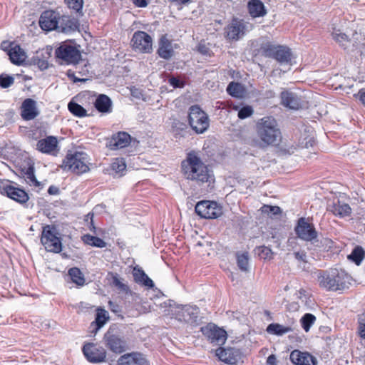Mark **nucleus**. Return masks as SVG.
<instances>
[{
	"instance_id": "1",
	"label": "nucleus",
	"mask_w": 365,
	"mask_h": 365,
	"mask_svg": "<svg viewBox=\"0 0 365 365\" xmlns=\"http://www.w3.org/2000/svg\"><path fill=\"white\" fill-rule=\"evenodd\" d=\"M182 172L187 180L195 181L199 185L207 183L210 186L214 182V176L200 158L194 152L187 155L181 163Z\"/></svg>"
},
{
	"instance_id": "2",
	"label": "nucleus",
	"mask_w": 365,
	"mask_h": 365,
	"mask_svg": "<svg viewBox=\"0 0 365 365\" xmlns=\"http://www.w3.org/2000/svg\"><path fill=\"white\" fill-rule=\"evenodd\" d=\"M351 279V277L343 269L334 268L317 272L319 287L327 291L336 292L348 289Z\"/></svg>"
},
{
	"instance_id": "3",
	"label": "nucleus",
	"mask_w": 365,
	"mask_h": 365,
	"mask_svg": "<svg viewBox=\"0 0 365 365\" xmlns=\"http://www.w3.org/2000/svg\"><path fill=\"white\" fill-rule=\"evenodd\" d=\"M91 158L82 150H68L61 165V168L75 175L81 176L91 170Z\"/></svg>"
},
{
	"instance_id": "4",
	"label": "nucleus",
	"mask_w": 365,
	"mask_h": 365,
	"mask_svg": "<svg viewBox=\"0 0 365 365\" xmlns=\"http://www.w3.org/2000/svg\"><path fill=\"white\" fill-rule=\"evenodd\" d=\"M259 139L266 145H277L281 140V131L277 120L271 116L261 118L256 125Z\"/></svg>"
},
{
	"instance_id": "5",
	"label": "nucleus",
	"mask_w": 365,
	"mask_h": 365,
	"mask_svg": "<svg viewBox=\"0 0 365 365\" xmlns=\"http://www.w3.org/2000/svg\"><path fill=\"white\" fill-rule=\"evenodd\" d=\"M55 56L61 64L76 65L81 59V53L74 43L63 41L56 48Z\"/></svg>"
},
{
	"instance_id": "6",
	"label": "nucleus",
	"mask_w": 365,
	"mask_h": 365,
	"mask_svg": "<svg viewBox=\"0 0 365 365\" xmlns=\"http://www.w3.org/2000/svg\"><path fill=\"white\" fill-rule=\"evenodd\" d=\"M40 240L47 252L53 253L61 252V238L55 225H46L43 226Z\"/></svg>"
},
{
	"instance_id": "7",
	"label": "nucleus",
	"mask_w": 365,
	"mask_h": 365,
	"mask_svg": "<svg viewBox=\"0 0 365 365\" xmlns=\"http://www.w3.org/2000/svg\"><path fill=\"white\" fill-rule=\"evenodd\" d=\"M188 123L192 129L197 134L204 133L210 125L207 114L202 110L198 105H194L190 107Z\"/></svg>"
},
{
	"instance_id": "8",
	"label": "nucleus",
	"mask_w": 365,
	"mask_h": 365,
	"mask_svg": "<svg viewBox=\"0 0 365 365\" xmlns=\"http://www.w3.org/2000/svg\"><path fill=\"white\" fill-rule=\"evenodd\" d=\"M262 49L264 56L272 58L280 64L289 63L292 60L291 49L286 46L267 43Z\"/></svg>"
},
{
	"instance_id": "9",
	"label": "nucleus",
	"mask_w": 365,
	"mask_h": 365,
	"mask_svg": "<svg viewBox=\"0 0 365 365\" xmlns=\"http://www.w3.org/2000/svg\"><path fill=\"white\" fill-rule=\"evenodd\" d=\"M195 212L201 218L217 219L222 214V207L215 201L201 200L195 207Z\"/></svg>"
},
{
	"instance_id": "10",
	"label": "nucleus",
	"mask_w": 365,
	"mask_h": 365,
	"mask_svg": "<svg viewBox=\"0 0 365 365\" xmlns=\"http://www.w3.org/2000/svg\"><path fill=\"white\" fill-rule=\"evenodd\" d=\"M42 137L43 135L41 133L38 137L34 138V140H37L36 150L43 154L56 156L60 150L58 138L54 135Z\"/></svg>"
},
{
	"instance_id": "11",
	"label": "nucleus",
	"mask_w": 365,
	"mask_h": 365,
	"mask_svg": "<svg viewBox=\"0 0 365 365\" xmlns=\"http://www.w3.org/2000/svg\"><path fill=\"white\" fill-rule=\"evenodd\" d=\"M103 341L106 346L113 353L121 354L126 350V341L115 329L109 328L104 334Z\"/></svg>"
},
{
	"instance_id": "12",
	"label": "nucleus",
	"mask_w": 365,
	"mask_h": 365,
	"mask_svg": "<svg viewBox=\"0 0 365 365\" xmlns=\"http://www.w3.org/2000/svg\"><path fill=\"white\" fill-rule=\"evenodd\" d=\"M297 236L302 240L312 242L317 240L318 232L313 223L309 222L308 219L302 217L298 219L294 227Z\"/></svg>"
},
{
	"instance_id": "13",
	"label": "nucleus",
	"mask_w": 365,
	"mask_h": 365,
	"mask_svg": "<svg viewBox=\"0 0 365 365\" xmlns=\"http://www.w3.org/2000/svg\"><path fill=\"white\" fill-rule=\"evenodd\" d=\"M132 48L141 53H149L153 50L151 36L145 31H135L130 41Z\"/></svg>"
},
{
	"instance_id": "14",
	"label": "nucleus",
	"mask_w": 365,
	"mask_h": 365,
	"mask_svg": "<svg viewBox=\"0 0 365 365\" xmlns=\"http://www.w3.org/2000/svg\"><path fill=\"white\" fill-rule=\"evenodd\" d=\"M200 331L210 343L216 345L224 344L227 338L226 331L213 323H208L201 327Z\"/></svg>"
},
{
	"instance_id": "15",
	"label": "nucleus",
	"mask_w": 365,
	"mask_h": 365,
	"mask_svg": "<svg viewBox=\"0 0 365 365\" xmlns=\"http://www.w3.org/2000/svg\"><path fill=\"white\" fill-rule=\"evenodd\" d=\"M165 297V294L161 292V320L170 324L173 321H177L181 304H177L171 299L163 301Z\"/></svg>"
},
{
	"instance_id": "16",
	"label": "nucleus",
	"mask_w": 365,
	"mask_h": 365,
	"mask_svg": "<svg viewBox=\"0 0 365 365\" xmlns=\"http://www.w3.org/2000/svg\"><path fill=\"white\" fill-rule=\"evenodd\" d=\"M246 33V25L242 19L233 18L225 28V36L230 41H238Z\"/></svg>"
},
{
	"instance_id": "17",
	"label": "nucleus",
	"mask_w": 365,
	"mask_h": 365,
	"mask_svg": "<svg viewBox=\"0 0 365 365\" xmlns=\"http://www.w3.org/2000/svg\"><path fill=\"white\" fill-rule=\"evenodd\" d=\"M82 351L87 360L91 363H101L106 359L107 354L105 349L94 343L84 344Z\"/></svg>"
},
{
	"instance_id": "18",
	"label": "nucleus",
	"mask_w": 365,
	"mask_h": 365,
	"mask_svg": "<svg viewBox=\"0 0 365 365\" xmlns=\"http://www.w3.org/2000/svg\"><path fill=\"white\" fill-rule=\"evenodd\" d=\"M0 193L20 204H25L29 200V195L24 190L14 187L9 183L2 185Z\"/></svg>"
},
{
	"instance_id": "19",
	"label": "nucleus",
	"mask_w": 365,
	"mask_h": 365,
	"mask_svg": "<svg viewBox=\"0 0 365 365\" xmlns=\"http://www.w3.org/2000/svg\"><path fill=\"white\" fill-rule=\"evenodd\" d=\"M60 15L53 10H46L43 11L39 19V26L42 30L51 31L56 30L58 31Z\"/></svg>"
},
{
	"instance_id": "20",
	"label": "nucleus",
	"mask_w": 365,
	"mask_h": 365,
	"mask_svg": "<svg viewBox=\"0 0 365 365\" xmlns=\"http://www.w3.org/2000/svg\"><path fill=\"white\" fill-rule=\"evenodd\" d=\"M198 314L199 309L197 307L181 305L177 321L196 326L198 324Z\"/></svg>"
},
{
	"instance_id": "21",
	"label": "nucleus",
	"mask_w": 365,
	"mask_h": 365,
	"mask_svg": "<svg viewBox=\"0 0 365 365\" xmlns=\"http://www.w3.org/2000/svg\"><path fill=\"white\" fill-rule=\"evenodd\" d=\"M117 365H150V363L142 354L131 352L120 356Z\"/></svg>"
},
{
	"instance_id": "22",
	"label": "nucleus",
	"mask_w": 365,
	"mask_h": 365,
	"mask_svg": "<svg viewBox=\"0 0 365 365\" xmlns=\"http://www.w3.org/2000/svg\"><path fill=\"white\" fill-rule=\"evenodd\" d=\"M80 23L78 19L68 16L62 15L59 18L58 32L65 34L72 33L78 31Z\"/></svg>"
},
{
	"instance_id": "23",
	"label": "nucleus",
	"mask_w": 365,
	"mask_h": 365,
	"mask_svg": "<svg viewBox=\"0 0 365 365\" xmlns=\"http://www.w3.org/2000/svg\"><path fill=\"white\" fill-rule=\"evenodd\" d=\"M7 51L11 63L16 65H21L25 61L26 53L21 46L15 42H10L8 46L4 48Z\"/></svg>"
},
{
	"instance_id": "24",
	"label": "nucleus",
	"mask_w": 365,
	"mask_h": 365,
	"mask_svg": "<svg viewBox=\"0 0 365 365\" xmlns=\"http://www.w3.org/2000/svg\"><path fill=\"white\" fill-rule=\"evenodd\" d=\"M290 361L295 365H316L317 359L308 352L298 349L293 350L289 356Z\"/></svg>"
},
{
	"instance_id": "25",
	"label": "nucleus",
	"mask_w": 365,
	"mask_h": 365,
	"mask_svg": "<svg viewBox=\"0 0 365 365\" xmlns=\"http://www.w3.org/2000/svg\"><path fill=\"white\" fill-rule=\"evenodd\" d=\"M216 355L220 361L227 364H235L239 360L238 350L231 347H219L216 350Z\"/></svg>"
},
{
	"instance_id": "26",
	"label": "nucleus",
	"mask_w": 365,
	"mask_h": 365,
	"mask_svg": "<svg viewBox=\"0 0 365 365\" xmlns=\"http://www.w3.org/2000/svg\"><path fill=\"white\" fill-rule=\"evenodd\" d=\"M21 116L24 120L34 119L38 115L36 101L31 98H26L21 106Z\"/></svg>"
},
{
	"instance_id": "27",
	"label": "nucleus",
	"mask_w": 365,
	"mask_h": 365,
	"mask_svg": "<svg viewBox=\"0 0 365 365\" xmlns=\"http://www.w3.org/2000/svg\"><path fill=\"white\" fill-rule=\"evenodd\" d=\"M131 142L130 135L126 132H118L113 135L110 141L109 147L111 150H118L128 147Z\"/></svg>"
},
{
	"instance_id": "28",
	"label": "nucleus",
	"mask_w": 365,
	"mask_h": 365,
	"mask_svg": "<svg viewBox=\"0 0 365 365\" xmlns=\"http://www.w3.org/2000/svg\"><path fill=\"white\" fill-rule=\"evenodd\" d=\"M126 168L127 165L123 158H115L106 170V173L110 175L121 177L125 174Z\"/></svg>"
},
{
	"instance_id": "29",
	"label": "nucleus",
	"mask_w": 365,
	"mask_h": 365,
	"mask_svg": "<svg viewBox=\"0 0 365 365\" xmlns=\"http://www.w3.org/2000/svg\"><path fill=\"white\" fill-rule=\"evenodd\" d=\"M282 104L292 110H298L301 108V101L298 96L292 91H284L281 93Z\"/></svg>"
},
{
	"instance_id": "30",
	"label": "nucleus",
	"mask_w": 365,
	"mask_h": 365,
	"mask_svg": "<svg viewBox=\"0 0 365 365\" xmlns=\"http://www.w3.org/2000/svg\"><path fill=\"white\" fill-rule=\"evenodd\" d=\"M96 109L102 113H110L112 110V101L106 94H99L93 101Z\"/></svg>"
},
{
	"instance_id": "31",
	"label": "nucleus",
	"mask_w": 365,
	"mask_h": 365,
	"mask_svg": "<svg viewBox=\"0 0 365 365\" xmlns=\"http://www.w3.org/2000/svg\"><path fill=\"white\" fill-rule=\"evenodd\" d=\"M247 9L252 18L262 17L267 14L265 6L260 0H250Z\"/></svg>"
},
{
	"instance_id": "32",
	"label": "nucleus",
	"mask_w": 365,
	"mask_h": 365,
	"mask_svg": "<svg viewBox=\"0 0 365 365\" xmlns=\"http://www.w3.org/2000/svg\"><path fill=\"white\" fill-rule=\"evenodd\" d=\"M133 276L134 278V281L142 286L146 287L148 288H152L153 287V281L148 277V275L145 273V272L136 266L133 269Z\"/></svg>"
},
{
	"instance_id": "33",
	"label": "nucleus",
	"mask_w": 365,
	"mask_h": 365,
	"mask_svg": "<svg viewBox=\"0 0 365 365\" xmlns=\"http://www.w3.org/2000/svg\"><path fill=\"white\" fill-rule=\"evenodd\" d=\"M96 312L95 320L91 324V327H95V332L103 327L110 319L108 312L102 307H98Z\"/></svg>"
},
{
	"instance_id": "34",
	"label": "nucleus",
	"mask_w": 365,
	"mask_h": 365,
	"mask_svg": "<svg viewBox=\"0 0 365 365\" xmlns=\"http://www.w3.org/2000/svg\"><path fill=\"white\" fill-rule=\"evenodd\" d=\"M330 211L336 216L344 217L350 215L351 213V208L349 205L337 200L334 202L330 208Z\"/></svg>"
},
{
	"instance_id": "35",
	"label": "nucleus",
	"mask_w": 365,
	"mask_h": 365,
	"mask_svg": "<svg viewBox=\"0 0 365 365\" xmlns=\"http://www.w3.org/2000/svg\"><path fill=\"white\" fill-rule=\"evenodd\" d=\"M331 36L333 39L338 43L341 48L344 50L349 49L351 40L345 33L341 32L340 29H334L331 33Z\"/></svg>"
},
{
	"instance_id": "36",
	"label": "nucleus",
	"mask_w": 365,
	"mask_h": 365,
	"mask_svg": "<svg viewBox=\"0 0 365 365\" xmlns=\"http://www.w3.org/2000/svg\"><path fill=\"white\" fill-rule=\"evenodd\" d=\"M266 331L270 334L282 336L287 333L292 331V328L278 323H272L267 326Z\"/></svg>"
},
{
	"instance_id": "37",
	"label": "nucleus",
	"mask_w": 365,
	"mask_h": 365,
	"mask_svg": "<svg viewBox=\"0 0 365 365\" xmlns=\"http://www.w3.org/2000/svg\"><path fill=\"white\" fill-rule=\"evenodd\" d=\"M160 56L162 58L170 59L174 54L172 43L165 36H161Z\"/></svg>"
},
{
	"instance_id": "38",
	"label": "nucleus",
	"mask_w": 365,
	"mask_h": 365,
	"mask_svg": "<svg viewBox=\"0 0 365 365\" xmlns=\"http://www.w3.org/2000/svg\"><path fill=\"white\" fill-rule=\"evenodd\" d=\"M227 92L232 97L242 98L245 93V88L242 83L232 81L227 87Z\"/></svg>"
},
{
	"instance_id": "39",
	"label": "nucleus",
	"mask_w": 365,
	"mask_h": 365,
	"mask_svg": "<svg viewBox=\"0 0 365 365\" xmlns=\"http://www.w3.org/2000/svg\"><path fill=\"white\" fill-rule=\"evenodd\" d=\"M81 240L84 244L95 247L103 248L106 247V242L101 238L93 236L90 234L83 235Z\"/></svg>"
},
{
	"instance_id": "40",
	"label": "nucleus",
	"mask_w": 365,
	"mask_h": 365,
	"mask_svg": "<svg viewBox=\"0 0 365 365\" xmlns=\"http://www.w3.org/2000/svg\"><path fill=\"white\" fill-rule=\"evenodd\" d=\"M25 180L27 184L31 187H38L41 189L43 187V185L41 182L38 181L35 174H34V168L33 166H29L26 171L24 172Z\"/></svg>"
},
{
	"instance_id": "41",
	"label": "nucleus",
	"mask_w": 365,
	"mask_h": 365,
	"mask_svg": "<svg viewBox=\"0 0 365 365\" xmlns=\"http://www.w3.org/2000/svg\"><path fill=\"white\" fill-rule=\"evenodd\" d=\"M68 274L74 284L78 286H83L85 284L84 275L78 267H72L68 269Z\"/></svg>"
},
{
	"instance_id": "42",
	"label": "nucleus",
	"mask_w": 365,
	"mask_h": 365,
	"mask_svg": "<svg viewBox=\"0 0 365 365\" xmlns=\"http://www.w3.org/2000/svg\"><path fill=\"white\" fill-rule=\"evenodd\" d=\"M365 258V251L361 246H356L351 254L348 255V259L354 262L356 265H360Z\"/></svg>"
},
{
	"instance_id": "43",
	"label": "nucleus",
	"mask_w": 365,
	"mask_h": 365,
	"mask_svg": "<svg viewBox=\"0 0 365 365\" xmlns=\"http://www.w3.org/2000/svg\"><path fill=\"white\" fill-rule=\"evenodd\" d=\"M68 109L71 113L78 118H83L88 115L86 110L82 106L73 101L68 103Z\"/></svg>"
},
{
	"instance_id": "44",
	"label": "nucleus",
	"mask_w": 365,
	"mask_h": 365,
	"mask_svg": "<svg viewBox=\"0 0 365 365\" xmlns=\"http://www.w3.org/2000/svg\"><path fill=\"white\" fill-rule=\"evenodd\" d=\"M316 317L311 313L304 314L300 319V324L304 331L308 332L316 322Z\"/></svg>"
},
{
	"instance_id": "45",
	"label": "nucleus",
	"mask_w": 365,
	"mask_h": 365,
	"mask_svg": "<svg viewBox=\"0 0 365 365\" xmlns=\"http://www.w3.org/2000/svg\"><path fill=\"white\" fill-rule=\"evenodd\" d=\"M47 56H43V53L37 52L36 56L33 58L34 64L37 65L41 70H45L48 67V57L49 53H46Z\"/></svg>"
},
{
	"instance_id": "46",
	"label": "nucleus",
	"mask_w": 365,
	"mask_h": 365,
	"mask_svg": "<svg viewBox=\"0 0 365 365\" xmlns=\"http://www.w3.org/2000/svg\"><path fill=\"white\" fill-rule=\"evenodd\" d=\"M237 264L241 271L247 272L249 268L248 253H237Z\"/></svg>"
},
{
	"instance_id": "47",
	"label": "nucleus",
	"mask_w": 365,
	"mask_h": 365,
	"mask_svg": "<svg viewBox=\"0 0 365 365\" xmlns=\"http://www.w3.org/2000/svg\"><path fill=\"white\" fill-rule=\"evenodd\" d=\"M68 7L76 13L83 15V0H64Z\"/></svg>"
},
{
	"instance_id": "48",
	"label": "nucleus",
	"mask_w": 365,
	"mask_h": 365,
	"mask_svg": "<svg viewBox=\"0 0 365 365\" xmlns=\"http://www.w3.org/2000/svg\"><path fill=\"white\" fill-rule=\"evenodd\" d=\"M259 257L264 259H271L273 255L272 250L266 246L257 247L255 250Z\"/></svg>"
},
{
	"instance_id": "49",
	"label": "nucleus",
	"mask_w": 365,
	"mask_h": 365,
	"mask_svg": "<svg viewBox=\"0 0 365 365\" xmlns=\"http://www.w3.org/2000/svg\"><path fill=\"white\" fill-rule=\"evenodd\" d=\"M253 108L250 106H242L238 111V118L240 119H245L250 117L253 114Z\"/></svg>"
},
{
	"instance_id": "50",
	"label": "nucleus",
	"mask_w": 365,
	"mask_h": 365,
	"mask_svg": "<svg viewBox=\"0 0 365 365\" xmlns=\"http://www.w3.org/2000/svg\"><path fill=\"white\" fill-rule=\"evenodd\" d=\"M261 211L262 213L266 214H272L274 215H279L281 213V209L278 206H272L264 205L261 207Z\"/></svg>"
},
{
	"instance_id": "51",
	"label": "nucleus",
	"mask_w": 365,
	"mask_h": 365,
	"mask_svg": "<svg viewBox=\"0 0 365 365\" xmlns=\"http://www.w3.org/2000/svg\"><path fill=\"white\" fill-rule=\"evenodd\" d=\"M14 82L12 76L1 74L0 75V86L3 88H6L11 86Z\"/></svg>"
},
{
	"instance_id": "52",
	"label": "nucleus",
	"mask_w": 365,
	"mask_h": 365,
	"mask_svg": "<svg viewBox=\"0 0 365 365\" xmlns=\"http://www.w3.org/2000/svg\"><path fill=\"white\" fill-rule=\"evenodd\" d=\"M357 333L361 339H365V318L364 317L358 319Z\"/></svg>"
},
{
	"instance_id": "53",
	"label": "nucleus",
	"mask_w": 365,
	"mask_h": 365,
	"mask_svg": "<svg viewBox=\"0 0 365 365\" xmlns=\"http://www.w3.org/2000/svg\"><path fill=\"white\" fill-rule=\"evenodd\" d=\"M112 283L114 286L123 290H125L127 287L126 285L121 282L117 274L113 275Z\"/></svg>"
},
{
	"instance_id": "54",
	"label": "nucleus",
	"mask_w": 365,
	"mask_h": 365,
	"mask_svg": "<svg viewBox=\"0 0 365 365\" xmlns=\"http://www.w3.org/2000/svg\"><path fill=\"white\" fill-rule=\"evenodd\" d=\"M66 75L68 78L72 81L73 83H78V82H85L86 81V78H80L76 76L75 72L72 71L71 69H69L67 71Z\"/></svg>"
},
{
	"instance_id": "55",
	"label": "nucleus",
	"mask_w": 365,
	"mask_h": 365,
	"mask_svg": "<svg viewBox=\"0 0 365 365\" xmlns=\"http://www.w3.org/2000/svg\"><path fill=\"white\" fill-rule=\"evenodd\" d=\"M108 307L112 312L115 314L120 313L122 311L121 307L115 302H113L111 300H109L108 302Z\"/></svg>"
},
{
	"instance_id": "56",
	"label": "nucleus",
	"mask_w": 365,
	"mask_h": 365,
	"mask_svg": "<svg viewBox=\"0 0 365 365\" xmlns=\"http://www.w3.org/2000/svg\"><path fill=\"white\" fill-rule=\"evenodd\" d=\"M169 83L173 87V88H182L184 86V83L182 81H181L180 79L177 78H175V77H172L169 79Z\"/></svg>"
},
{
	"instance_id": "57",
	"label": "nucleus",
	"mask_w": 365,
	"mask_h": 365,
	"mask_svg": "<svg viewBox=\"0 0 365 365\" xmlns=\"http://www.w3.org/2000/svg\"><path fill=\"white\" fill-rule=\"evenodd\" d=\"M294 255L298 261L306 262L307 255L304 251L295 252Z\"/></svg>"
},
{
	"instance_id": "58",
	"label": "nucleus",
	"mask_w": 365,
	"mask_h": 365,
	"mask_svg": "<svg viewBox=\"0 0 365 365\" xmlns=\"http://www.w3.org/2000/svg\"><path fill=\"white\" fill-rule=\"evenodd\" d=\"M60 192L59 188L55 185H51L48 189V193L51 195H56Z\"/></svg>"
},
{
	"instance_id": "59",
	"label": "nucleus",
	"mask_w": 365,
	"mask_h": 365,
	"mask_svg": "<svg viewBox=\"0 0 365 365\" xmlns=\"http://www.w3.org/2000/svg\"><path fill=\"white\" fill-rule=\"evenodd\" d=\"M133 4L137 7H145L148 5V1L147 0H133Z\"/></svg>"
},
{
	"instance_id": "60",
	"label": "nucleus",
	"mask_w": 365,
	"mask_h": 365,
	"mask_svg": "<svg viewBox=\"0 0 365 365\" xmlns=\"http://www.w3.org/2000/svg\"><path fill=\"white\" fill-rule=\"evenodd\" d=\"M356 96L361 103L365 106V89H360Z\"/></svg>"
},
{
	"instance_id": "61",
	"label": "nucleus",
	"mask_w": 365,
	"mask_h": 365,
	"mask_svg": "<svg viewBox=\"0 0 365 365\" xmlns=\"http://www.w3.org/2000/svg\"><path fill=\"white\" fill-rule=\"evenodd\" d=\"M197 51L203 55H207L209 52V48L204 44H199Z\"/></svg>"
},
{
	"instance_id": "62",
	"label": "nucleus",
	"mask_w": 365,
	"mask_h": 365,
	"mask_svg": "<svg viewBox=\"0 0 365 365\" xmlns=\"http://www.w3.org/2000/svg\"><path fill=\"white\" fill-rule=\"evenodd\" d=\"M89 216H91V222H90V225H89V230L93 232H96V227L94 225V223H93V214H88L87 215V217H88Z\"/></svg>"
},
{
	"instance_id": "63",
	"label": "nucleus",
	"mask_w": 365,
	"mask_h": 365,
	"mask_svg": "<svg viewBox=\"0 0 365 365\" xmlns=\"http://www.w3.org/2000/svg\"><path fill=\"white\" fill-rule=\"evenodd\" d=\"M267 363L268 365H276V357L272 354L267 357Z\"/></svg>"
},
{
	"instance_id": "64",
	"label": "nucleus",
	"mask_w": 365,
	"mask_h": 365,
	"mask_svg": "<svg viewBox=\"0 0 365 365\" xmlns=\"http://www.w3.org/2000/svg\"><path fill=\"white\" fill-rule=\"evenodd\" d=\"M190 0H173V1L177 2L179 4H185L190 2Z\"/></svg>"
}]
</instances>
